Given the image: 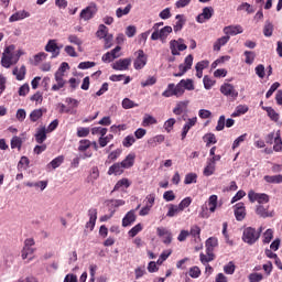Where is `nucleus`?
<instances>
[{
  "label": "nucleus",
  "instance_id": "nucleus-1",
  "mask_svg": "<svg viewBox=\"0 0 282 282\" xmlns=\"http://www.w3.org/2000/svg\"><path fill=\"white\" fill-rule=\"evenodd\" d=\"M19 58H21V52L14 53V46L10 45L6 47L2 53L1 65L2 67H6V69H10L12 65L19 63Z\"/></svg>",
  "mask_w": 282,
  "mask_h": 282
},
{
  "label": "nucleus",
  "instance_id": "nucleus-2",
  "mask_svg": "<svg viewBox=\"0 0 282 282\" xmlns=\"http://www.w3.org/2000/svg\"><path fill=\"white\" fill-rule=\"evenodd\" d=\"M219 197L217 195H210L208 200L202 205L199 217L202 219H208L210 217V213H215L217 210V206H219Z\"/></svg>",
  "mask_w": 282,
  "mask_h": 282
},
{
  "label": "nucleus",
  "instance_id": "nucleus-3",
  "mask_svg": "<svg viewBox=\"0 0 282 282\" xmlns=\"http://www.w3.org/2000/svg\"><path fill=\"white\" fill-rule=\"evenodd\" d=\"M36 242L34 241V238H26L24 240V246L21 250V259L22 261H26V263H30V261H33L32 254L36 252V248H34V245Z\"/></svg>",
  "mask_w": 282,
  "mask_h": 282
},
{
  "label": "nucleus",
  "instance_id": "nucleus-4",
  "mask_svg": "<svg viewBox=\"0 0 282 282\" xmlns=\"http://www.w3.org/2000/svg\"><path fill=\"white\" fill-rule=\"evenodd\" d=\"M260 232H257L256 228L246 227L242 231V241L248 246H254L259 241Z\"/></svg>",
  "mask_w": 282,
  "mask_h": 282
},
{
  "label": "nucleus",
  "instance_id": "nucleus-5",
  "mask_svg": "<svg viewBox=\"0 0 282 282\" xmlns=\"http://www.w3.org/2000/svg\"><path fill=\"white\" fill-rule=\"evenodd\" d=\"M96 14H98V4H96V2H89V4L80 11L79 18L82 21H91Z\"/></svg>",
  "mask_w": 282,
  "mask_h": 282
},
{
  "label": "nucleus",
  "instance_id": "nucleus-6",
  "mask_svg": "<svg viewBox=\"0 0 282 282\" xmlns=\"http://www.w3.org/2000/svg\"><path fill=\"white\" fill-rule=\"evenodd\" d=\"M248 199L251 204L257 202L258 206H263V204H268L270 202V196L265 193H256L251 189L248 193Z\"/></svg>",
  "mask_w": 282,
  "mask_h": 282
},
{
  "label": "nucleus",
  "instance_id": "nucleus-7",
  "mask_svg": "<svg viewBox=\"0 0 282 282\" xmlns=\"http://www.w3.org/2000/svg\"><path fill=\"white\" fill-rule=\"evenodd\" d=\"M173 32L172 26H164L158 31H153L151 34V41H161V43H166L169 34Z\"/></svg>",
  "mask_w": 282,
  "mask_h": 282
},
{
  "label": "nucleus",
  "instance_id": "nucleus-8",
  "mask_svg": "<svg viewBox=\"0 0 282 282\" xmlns=\"http://www.w3.org/2000/svg\"><path fill=\"white\" fill-rule=\"evenodd\" d=\"M170 50L172 56H180V53L188 50V46L184 44V39L171 40Z\"/></svg>",
  "mask_w": 282,
  "mask_h": 282
},
{
  "label": "nucleus",
  "instance_id": "nucleus-9",
  "mask_svg": "<svg viewBox=\"0 0 282 282\" xmlns=\"http://www.w3.org/2000/svg\"><path fill=\"white\" fill-rule=\"evenodd\" d=\"M44 50L52 54V58H57L61 55V50H63V44L58 45V40H48Z\"/></svg>",
  "mask_w": 282,
  "mask_h": 282
},
{
  "label": "nucleus",
  "instance_id": "nucleus-10",
  "mask_svg": "<svg viewBox=\"0 0 282 282\" xmlns=\"http://www.w3.org/2000/svg\"><path fill=\"white\" fill-rule=\"evenodd\" d=\"M254 213L261 219H268L274 217V209H270V205H256Z\"/></svg>",
  "mask_w": 282,
  "mask_h": 282
},
{
  "label": "nucleus",
  "instance_id": "nucleus-11",
  "mask_svg": "<svg viewBox=\"0 0 282 282\" xmlns=\"http://www.w3.org/2000/svg\"><path fill=\"white\" fill-rule=\"evenodd\" d=\"M220 93L223 96H227V98H232V100H237L239 98V91L235 89L232 84L225 83L220 86Z\"/></svg>",
  "mask_w": 282,
  "mask_h": 282
},
{
  "label": "nucleus",
  "instance_id": "nucleus-12",
  "mask_svg": "<svg viewBox=\"0 0 282 282\" xmlns=\"http://www.w3.org/2000/svg\"><path fill=\"white\" fill-rule=\"evenodd\" d=\"M191 67H193V55H187L184 59L183 64L178 65V73H174V77L175 78H180L182 76H184V74H186V72H188V69H191Z\"/></svg>",
  "mask_w": 282,
  "mask_h": 282
},
{
  "label": "nucleus",
  "instance_id": "nucleus-13",
  "mask_svg": "<svg viewBox=\"0 0 282 282\" xmlns=\"http://www.w3.org/2000/svg\"><path fill=\"white\" fill-rule=\"evenodd\" d=\"M178 87V91H181V96H184L185 91H194L195 90V82L193 79H181L180 83L176 84Z\"/></svg>",
  "mask_w": 282,
  "mask_h": 282
},
{
  "label": "nucleus",
  "instance_id": "nucleus-14",
  "mask_svg": "<svg viewBox=\"0 0 282 282\" xmlns=\"http://www.w3.org/2000/svg\"><path fill=\"white\" fill-rule=\"evenodd\" d=\"M132 59L131 57L121 58L115 63H112L111 67L116 72H127L129 67L131 66Z\"/></svg>",
  "mask_w": 282,
  "mask_h": 282
},
{
  "label": "nucleus",
  "instance_id": "nucleus-15",
  "mask_svg": "<svg viewBox=\"0 0 282 282\" xmlns=\"http://www.w3.org/2000/svg\"><path fill=\"white\" fill-rule=\"evenodd\" d=\"M213 14H215V9L213 7H205L196 18L197 23H206V21H210L213 19Z\"/></svg>",
  "mask_w": 282,
  "mask_h": 282
},
{
  "label": "nucleus",
  "instance_id": "nucleus-16",
  "mask_svg": "<svg viewBox=\"0 0 282 282\" xmlns=\"http://www.w3.org/2000/svg\"><path fill=\"white\" fill-rule=\"evenodd\" d=\"M163 98H173L175 96L176 98H182V93L180 91V88L175 84H169L166 89L162 93Z\"/></svg>",
  "mask_w": 282,
  "mask_h": 282
},
{
  "label": "nucleus",
  "instance_id": "nucleus-17",
  "mask_svg": "<svg viewBox=\"0 0 282 282\" xmlns=\"http://www.w3.org/2000/svg\"><path fill=\"white\" fill-rule=\"evenodd\" d=\"M137 54H138V56L134 59L133 67H134V69H144V67H147V63H148L147 54H144V51H142V50H139L137 52Z\"/></svg>",
  "mask_w": 282,
  "mask_h": 282
},
{
  "label": "nucleus",
  "instance_id": "nucleus-18",
  "mask_svg": "<svg viewBox=\"0 0 282 282\" xmlns=\"http://www.w3.org/2000/svg\"><path fill=\"white\" fill-rule=\"evenodd\" d=\"M88 217H89V221L86 223V228L88 230H94V228H96V221L98 219V209L90 208L88 210Z\"/></svg>",
  "mask_w": 282,
  "mask_h": 282
},
{
  "label": "nucleus",
  "instance_id": "nucleus-19",
  "mask_svg": "<svg viewBox=\"0 0 282 282\" xmlns=\"http://www.w3.org/2000/svg\"><path fill=\"white\" fill-rule=\"evenodd\" d=\"M223 32L226 36H237V34H243V26L239 24L225 26Z\"/></svg>",
  "mask_w": 282,
  "mask_h": 282
},
{
  "label": "nucleus",
  "instance_id": "nucleus-20",
  "mask_svg": "<svg viewBox=\"0 0 282 282\" xmlns=\"http://www.w3.org/2000/svg\"><path fill=\"white\" fill-rule=\"evenodd\" d=\"M54 80L55 84L52 85L51 91H61V89L67 85V80H65V77L61 75L54 74Z\"/></svg>",
  "mask_w": 282,
  "mask_h": 282
},
{
  "label": "nucleus",
  "instance_id": "nucleus-21",
  "mask_svg": "<svg viewBox=\"0 0 282 282\" xmlns=\"http://www.w3.org/2000/svg\"><path fill=\"white\" fill-rule=\"evenodd\" d=\"M235 217L237 221H243L246 219V204L238 203L235 205Z\"/></svg>",
  "mask_w": 282,
  "mask_h": 282
},
{
  "label": "nucleus",
  "instance_id": "nucleus-22",
  "mask_svg": "<svg viewBox=\"0 0 282 282\" xmlns=\"http://www.w3.org/2000/svg\"><path fill=\"white\" fill-rule=\"evenodd\" d=\"M47 140V128L41 127L36 129L35 141L37 144H43Z\"/></svg>",
  "mask_w": 282,
  "mask_h": 282
},
{
  "label": "nucleus",
  "instance_id": "nucleus-23",
  "mask_svg": "<svg viewBox=\"0 0 282 282\" xmlns=\"http://www.w3.org/2000/svg\"><path fill=\"white\" fill-rule=\"evenodd\" d=\"M28 18H30V12L22 10V11H18V12L13 13L9 18V22L14 23L17 21H23V19H28Z\"/></svg>",
  "mask_w": 282,
  "mask_h": 282
},
{
  "label": "nucleus",
  "instance_id": "nucleus-24",
  "mask_svg": "<svg viewBox=\"0 0 282 282\" xmlns=\"http://www.w3.org/2000/svg\"><path fill=\"white\" fill-rule=\"evenodd\" d=\"M135 219V210L128 212L126 216L122 218L123 228H127L128 226H131V224H134Z\"/></svg>",
  "mask_w": 282,
  "mask_h": 282
},
{
  "label": "nucleus",
  "instance_id": "nucleus-25",
  "mask_svg": "<svg viewBox=\"0 0 282 282\" xmlns=\"http://www.w3.org/2000/svg\"><path fill=\"white\" fill-rule=\"evenodd\" d=\"M120 163L123 169H131L135 164V153L130 152Z\"/></svg>",
  "mask_w": 282,
  "mask_h": 282
},
{
  "label": "nucleus",
  "instance_id": "nucleus-26",
  "mask_svg": "<svg viewBox=\"0 0 282 282\" xmlns=\"http://www.w3.org/2000/svg\"><path fill=\"white\" fill-rule=\"evenodd\" d=\"M166 208H167L166 217H170V218L177 217V215L182 213V209L176 204H167Z\"/></svg>",
  "mask_w": 282,
  "mask_h": 282
},
{
  "label": "nucleus",
  "instance_id": "nucleus-27",
  "mask_svg": "<svg viewBox=\"0 0 282 282\" xmlns=\"http://www.w3.org/2000/svg\"><path fill=\"white\" fill-rule=\"evenodd\" d=\"M228 41H230L229 35H224V36L217 39L213 46L214 52H219L221 50V47H224V45H226L228 43Z\"/></svg>",
  "mask_w": 282,
  "mask_h": 282
},
{
  "label": "nucleus",
  "instance_id": "nucleus-28",
  "mask_svg": "<svg viewBox=\"0 0 282 282\" xmlns=\"http://www.w3.org/2000/svg\"><path fill=\"white\" fill-rule=\"evenodd\" d=\"M91 152H84L83 154H79L78 156L73 159L70 166H73V169H78V166H80V160H87L91 158Z\"/></svg>",
  "mask_w": 282,
  "mask_h": 282
},
{
  "label": "nucleus",
  "instance_id": "nucleus-29",
  "mask_svg": "<svg viewBox=\"0 0 282 282\" xmlns=\"http://www.w3.org/2000/svg\"><path fill=\"white\" fill-rule=\"evenodd\" d=\"M124 173V167L120 162L112 164L108 170V175H122Z\"/></svg>",
  "mask_w": 282,
  "mask_h": 282
},
{
  "label": "nucleus",
  "instance_id": "nucleus-30",
  "mask_svg": "<svg viewBox=\"0 0 282 282\" xmlns=\"http://www.w3.org/2000/svg\"><path fill=\"white\" fill-rule=\"evenodd\" d=\"M12 74L18 80H25V74H28V69L25 68V65H22L20 68L14 67Z\"/></svg>",
  "mask_w": 282,
  "mask_h": 282
},
{
  "label": "nucleus",
  "instance_id": "nucleus-31",
  "mask_svg": "<svg viewBox=\"0 0 282 282\" xmlns=\"http://www.w3.org/2000/svg\"><path fill=\"white\" fill-rule=\"evenodd\" d=\"M262 109H263V111H267L270 120H272L273 122H279L280 116H279L278 111L274 110V108L262 106Z\"/></svg>",
  "mask_w": 282,
  "mask_h": 282
},
{
  "label": "nucleus",
  "instance_id": "nucleus-32",
  "mask_svg": "<svg viewBox=\"0 0 282 282\" xmlns=\"http://www.w3.org/2000/svg\"><path fill=\"white\" fill-rule=\"evenodd\" d=\"M29 188H40V191H44L47 188V181L40 182H26L24 183Z\"/></svg>",
  "mask_w": 282,
  "mask_h": 282
},
{
  "label": "nucleus",
  "instance_id": "nucleus-33",
  "mask_svg": "<svg viewBox=\"0 0 282 282\" xmlns=\"http://www.w3.org/2000/svg\"><path fill=\"white\" fill-rule=\"evenodd\" d=\"M263 180L267 184H282V174L265 175Z\"/></svg>",
  "mask_w": 282,
  "mask_h": 282
},
{
  "label": "nucleus",
  "instance_id": "nucleus-34",
  "mask_svg": "<svg viewBox=\"0 0 282 282\" xmlns=\"http://www.w3.org/2000/svg\"><path fill=\"white\" fill-rule=\"evenodd\" d=\"M199 259H200V263H203V265H208V263H210V261H215V253L206 251V254H204V253L199 254Z\"/></svg>",
  "mask_w": 282,
  "mask_h": 282
},
{
  "label": "nucleus",
  "instance_id": "nucleus-35",
  "mask_svg": "<svg viewBox=\"0 0 282 282\" xmlns=\"http://www.w3.org/2000/svg\"><path fill=\"white\" fill-rule=\"evenodd\" d=\"M187 107H188V100L180 101L176 104L175 108L173 109V113H175V116H182V113H184V109H186Z\"/></svg>",
  "mask_w": 282,
  "mask_h": 282
},
{
  "label": "nucleus",
  "instance_id": "nucleus-36",
  "mask_svg": "<svg viewBox=\"0 0 282 282\" xmlns=\"http://www.w3.org/2000/svg\"><path fill=\"white\" fill-rule=\"evenodd\" d=\"M248 106L246 105H239L236 107L235 111L231 113V118H239V116H243L245 113H248Z\"/></svg>",
  "mask_w": 282,
  "mask_h": 282
},
{
  "label": "nucleus",
  "instance_id": "nucleus-37",
  "mask_svg": "<svg viewBox=\"0 0 282 282\" xmlns=\"http://www.w3.org/2000/svg\"><path fill=\"white\" fill-rule=\"evenodd\" d=\"M141 124L142 127H151L152 124H158V119L149 113H145Z\"/></svg>",
  "mask_w": 282,
  "mask_h": 282
},
{
  "label": "nucleus",
  "instance_id": "nucleus-38",
  "mask_svg": "<svg viewBox=\"0 0 282 282\" xmlns=\"http://www.w3.org/2000/svg\"><path fill=\"white\" fill-rule=\"evenodd\" d=\"M216 166L217 165L215 163H210V161H207V165L203 171V174L205 175V177H210V175H214L216 171Z\"/></svg>",
  "mask_w": 282,
  "mask_h": 282
},
{
  "label": "nucleus",
  "instance_id": "nucleus-39",
  "mask_svg": "<svg viewBox=\"0 0 282 282\" xmlns=\"http://www.w3.org/2000/svg\"><path fill=\"white\" fill-rule=\"evenodd\" d=\"M131 4H127L124 8L120 7L116 10V17L118 19H122V17H127L129 12H131Z\"/></svg>",
  "mask_w": 282,
  "mask_h": 282
},
{
  "label": "nucleus",
  "instance_id": "nucleus-40",
  "mask_svg": "<svg viewBox=\"0 0 282 282\" xmlns=\"http://www.w3.org/2000/svg\"><path fill=\"white\" fill-rule=\"evenodd\" d=\"M218 240L215 237H210L206 240V250L207 252H213V250H215V248H217L218 246Z\"/></svg>",
  "mask_w": 282,
  "mask_h": 282
},
{
  "label": "nucleus",
  "instance_id": "nucleus-41",
  "mask_svg": "<svg viewBox=\"0 0 282 282\" xmlns=\"http://www.w3.org/2000/svg\"><path fill=\"white\" fill-rule=\"evenodd\" d=\"M175 19L177 21L174 24V32H181L182 28H184V24L186 23V20H184V15L182 14H177Z\"/></svg>",
  "mask_w": 282,
  "mask_h": 282
},
{
  "label": "nucleus",
  "instance_id": "nucleus-42",
  "mask_svg": "<svg viewBox=\"0 0 282 282\" xmlns=\"http://www.w3.org/2000/svg\"><path fill=\"white\" fill-rule=\"evenodd\" d=\"M107 34H109V29L105 24H100L96 32L97 39H107Z\"/></svg>",
  "mask_w": 282,
  "mask_h": 282
},
{
  "label": "nucleus",
  "instance_id": "nucleus-43",
  "mask_svg": "<svg viewBox=\"0 0 282 282\" xmlns=\"http://www.w3.org/2000/svg\"><path fill=\"white\" fill-rule=\"evenodd\" d=\"M273 151H275V153H281L282 151V140L280 131H278L275 134Z\"/></svg>",
  "mask_w": 282,
  "mask_h": 282
},
{
  "label": "nucleus",
  "instance_id": "nucleus-44",
  "mask_svg": "<svg viewBox=\"0 0 282 282\" xmlns=\"http://www.w3.org/2000/svg\"><path fill=\"white\" fill-rule=\"evenodd\" d=\"M63 162H65V156L59 155V156L53 159V160L47 164V169H50V167L58 169V166H61V164H63Z\"/></svg>",
  "mask_w": 282,
  "mask_h": 282
},
{
  "label": "nucleus",
  "instance_id": "nucleus-45",
  "mask_svg": "<svg viewBox=\"0 0 282 282\" xmlns=\"http://www.w3.org/2000/svg\"><path fill=\"white\" fill-rule=\"evenodd\" d=\"M130 186L131 182H129V178H121L116 183L113 191H120V188H129Z\"/></svg>",
  "mask_w": 282,
  "mask_h": 282
},
{
  "label": "nucleus",
  "instance_id": "nucleus-46",
  "mask_svg": "<svg viewBox=\"0 0 282 282\" xmlns=\"http://www.w3.org/2000/svg\"><path fill=\"white\" fill-rule=\"evenodd\" d=\"M43 118V109H35L30 113V120L31 122H37Z\"/></svg>",
  "mask_w": 282,
  "mask_h": 282
},
{
  "label": "nucleus",
  "instance_id": "nucleus-47",
  "mask_svg": "<svg viewBox=\"0 0 282 282\" xmlns=\"http://www.w3.org/2000/svg\"><path fill=\"white\" fill-rule=\"evenodd\" d=\"M21 147H23V139L21 137H13L11 139V149H18L21 151Z\"/></svg>",
  "mask_w": 282,
  "mask_h": 282
},
{
  "label": "nucleus",
  "instance_id": "nucleus-48",
  "mask_svg": "<svg viewBox=\"0 0 282 282\" xmlns=\"http://www.w3.org/2000/svg\"><path fill=\"white\" fill-rule=\"evenodd\" d=\"M274 32V24H272V22L270 21H265L264 28H263V34L267 37L272 36Z\"/></svg>",
  "mask_w": 282,
  "mask_h": 282
},
{
  "label": "nucleus",
  "instance_id": "nucleus-49",
  "mask_svg": "<svg viewBox=\"0 0 282 282\" xmlns=\"http://www.w3.org/2000/svg\"><path fill=\"white\" fill-rule=\"evenodd\" d=\"M245 63L247 65H252L254 63V58H257V54L252 51H245Z\"/></svg>",
  "mask_w": 282,
  "mask_h": 282
},
{
  "label": "nucleus",
  "instance_id": "nucleus-50",
  "mask_svg": "<svg viewBox=\"0 0 282 282\" xmlns=\"http://www.w3.org/2000/svg\"><path fill=\"white\" fill-rule=\"evenodd\" d=\"M164 140H165L164 134H159V135L151 138L148 141V144H150V147H155L156 144H162V142H164Z\"/></svg>",
  "mask_w": 282,
  "mask_h": 282
},
{
  "label": "nucleus",
  "instance_id": "nucleus-51",
  "mask_svg": "<svg viewBox=\"0 0 282 282\" xmlns=\"http://www.w3.org/2000/svg\"><path fill=\"white\" fill-rule=\"evenodd\" d=\"M100 177V171L98 170V166H94L90 170L89 176H88V182H96Z\"/></svg>",
  "mask_w": 282,
  "mask_h": 282
},
{
  "label": "nucleus",
  "instance_id": "nucleus-52",
  "mask_svg": "<svg viewBox=\"0 0 282 282\" xmlns=\"http://www.w3.org/2000/svg\"><path fill=\"white\" fill-rule=\"evenodd\" d=\"M90 147L91 141H89L88 139H83L79 141L78 151L79 153H85V151H87V149H89Z\"/></svg>",
  "mask_w": 282,
  "mask_h": 282
},
{
  "label": "nucleus",
  "instance_id": "nucleus-53",
  "mask_svg": "<svg viewBox=\"0 0 282 282\" xmlns=\"http://www.w3.org/2000/svg\"><path fill=\"white\" fill-rule=\"evenodd\" d=\"M133 144H135V137L133 134L127 135L122 141V145L126 149L133 147Z\"/></svg>",
  "mask_w": 282,
  "mask_h": 282
},
{
  "label": "nucleus",
  "instance_id": "nucleus-54",
  "mask_svg": "<svg viewBox=\"0 0 282 282\" xmlns=\"http://www.w3.org/2000/svg\"><path fill=\"white\" fill-rule=\"evenodd\" d=\"M272 239H274V230L273 229H267L263 232V236H262L263 243H270V241H272Z\"/></svg>",
  "mask_w": 282,
  "mask_h": 282
},
{
  "label": "nucleus",
  "instance_id": "nucleus-55",
  "mask_svg": "<svg viewBox=\"0 0 282 282\" xmlns=\"http://www.w3.org/2000/svg\"><path fill=\"white\" fill-rule=\"evenodd\" d=\"M68 42H70L73 45H77L80 52V47L83 46V40H80V37H78L76 34H70L68 35Z\"/></svg>",
  "mask_w": 282,
  "mask_h": 282
},
{
  "label": "nucleus",
  "instance_id": "nucleus-56",
  "mask_svg": "<svg viewBox=\"0 0 282 282\" xmlns=\"http://www.w3.org/2000/svg\"><path fill=\"white\" fill-rule=\"evenodd\" d=\"M191 204H193V198L191 197H185L183 198L180 204H178V208L181 209L182 213H184V210H186V208H188V206H191Z\"/></svg>",
  "mask_w": 282,
  "mask_h": 282
},
{
  "label": "nucleus",
  "instance_id": "nucleus-57",
  "mask_svg": "<svg viewBox=\"0 0 282 282\" xmlns=\"http://www.w3.org/2000/svg\"><path fill=\"white\" fill-rule=\"evenodd\" d=\"M188 275L192 279H199V276H202V270L197 265L192 267V268H189Z\"/></svg>",
  "mask_w": 282,
  "mask_h": 282
},
{
  "label": "nucleus",
  "instance_id": "nucleus-58",
  "mask_svg": "<svg viewBox=\"0 0 282 282\" xmlns=\"http://www.w3.org/2000/svg\"><path fill=\"white\" fill-rule=\"evenodd\" d=\"M184 184H197V174L196 173H187L185 175Z\"/></svg>",
  "mask_w": 282,
  "mask_h": 282
},
{
  "label": "nucleus",
  "instance_id": "nucleus-59",
  "mask_svg": "<svg viewBox=\"0 0 282 282\" xmlns=\"http://www.w3.org/2000/svg\"><path fill=\"white\" fill-rule=\"evenodd\" d=\"M69 69V64L67 62H63L58 69L55 72V75H59L62 77H65V73Z\"/></svg>",
  "mask_w": 282,
  "mask_h": 282
},
{
  "label": "nucleus",
  "instance_id": "nucleus-60",
  "mask_svg": "<svg viewBox=\"0 0 282 282\" xmlns=\"http://www.w3.org/2000/svg\"><path fill=\"white\" fill-rule=\"evenodd\" d=\"M113 140V134H108L106 137H100L99 138V147H101V149H105V147H107L108 142Z\"/></svg>",
  "mask_w": 282,
  "mask_h": 282
},
{
  "label": "nucleus",
  "instance_id": "nucleus-61",
  "mask_svg": "<svg viewBox=\"0 0 282 282\" xmlns=\"http://www.w3.org/2000/svg\"><path fill=\"white\" fill-rule=\"evenodd\" d=\"M121 105L123 109H133V107H138V104L133 102V100L129 98H124Z\"/></svg>",
  "mask_w": 282,
  "mask_h": 282
},
{
  "label": "nucleus",
  "instance_id": "nucleus-62",
  "mask_svg": "<svg viewBox=\"0 0 282 282\" xmlns=\"http://www.w3.org/2000/svg\"><path fill=\"white\" fill-rule=\"evenodd\" d=\"M90 131L91 130L89 128L79 127V128H77V138H87V135H89Z\"/></svg>",
  "mask_w": 282,
  "mask_h": 282
},
{
  "label": "nucleus",
  "instance_id": "nucleus-63",
  "mask_svg": "<svg viewBox=\"0 0 282 282\" xmlns=\"http://www.w3.org/2000/svg\"><path fill=\"white\" fill-rule=\"evenodd\" d=\"M65 102L68 104V106H69L68 109H70V111H72V109H76V108L80 105V101H78V100L75 99V98H70V97H67V98L65 99Z\"/></svg>",
  "mask_w": 282,
  "mask_h": 282
},
{
  "label": "nucleus",
  "instance_id": "nucleus-64",
  "mask_svg": "<svg viewBox=\"0 0 282 282\" xmlns=\"http://www.w3.org/2000/svg\"><path fill=\"white\" fill-rule=\"evenodd\" d=\"M248 280L249 282H261L263 281V274L257 272L251 273L248 275Z\"/></svg>",
  "mask_w": 282,
  "mask_h": 282
}]
</instances>
